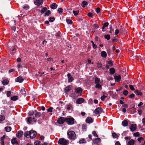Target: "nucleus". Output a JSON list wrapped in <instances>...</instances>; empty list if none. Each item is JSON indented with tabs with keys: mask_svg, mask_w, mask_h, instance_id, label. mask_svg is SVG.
Listing matches in <instances>:
<instances>
[{
	"mask_svg": "<svg viewBox=\"0 0 145 145\" xmlns=\"http://www.w3.org/2000/svg\"><path fill=\"white\" fill-rule=\"evenodd\" d=\"M67 135L68 138L70 140H74L76 138V135L75 133L72 131H68Z\"/></svg>",
	"mask_w": 145,
	"mask_h": 145,
	"instance_id": "nucleus-1",
	"label": "nucleus"
},
{
	"mask_svg": "<svg viewBox=\"0 0 145 145\" xmlns=\"http://www.w3.org/2000/svg\"><path fill=\"white\" fill-rule=\"evenodd\" d=\"M58 143L60 145H68L69 144V141L64 138H62L59 139Z\"/></svg>",
	"mask_w": 145,
	"mask_h": 145,
	"instance_id": "nucleus-2",
	"label": "nucleus"
},
{
	"mask_svg": "<svg viewBox=\"0 0 145 145\" xmlns=\"http://www.w3.org/2000/svg\"><path fill=\"white\" fill-rule=\"evenodd\" d=\"M75 120L72 117L66 118V122L69 125H71L74 123Z\"/></svg>",
	"mask_w": 145,
	"mask_h": 145,
	"instance_id": "nucleus-3",
	"label": "nucleus"
},
{
	"mask_svg": "<svg viewBox=\"0 0 145 145\" xmlns=\"http://www.w3.org/2000/svg\"><path fill=\"white\" fill-rule=\"evenodd\" d=\"M66 121V118L64 117H61L59 118L57 120V122L59 124H63Z\"/></svg>",
	"mask_w": 145,
	"mask_h": 145,
	"instance_id": "nucleus-4",
	"label": "nucleus"
},
{
	"mask_svg": "<svg viewBox=\"0 0 145 145\" xmlns=\"http://www.w3.org/2000/svg\"><path fill=\"white\" fill-rule=\"evenodd\" d=\"M103 111V110L101 107H98L95 110L94 112L96 114H101Z\"/></svg>",
	"mask_w": 145,
	"mask_h": 145,
	"instance_id": "nucleus-5",
	"label": "nucleus"
},
{
	"mask_svg": "<svg viewBox=\"0 0 145 145\" xmlns=\"http://www.w3.org/2000/svg\"><path fill=\"white\" fill-rule=\"evenodd\" d=\"M31 133L30 134V137L31 139H33L35 138L37 135V132L34 130H31Z\"/></svg>",
	"mask_w": 145,
	"mask_h": 145,
	"instance_id": "nucleus-6",
	"label": "nucleus"
},
{
	"mask_svg": "<svg viewBox=\"0 0 145 145\" xmlns=\"http://www.w3.org/2000/svg\"><path fill=\"white\" fill-rule=\"evenodd\" d=\"M82 89L80 87H78L75 89V92L76 93L80 94V96L82 94Z\"/></svg>",
	"mask_w": 145,
	"mask_h": 145,
	"instance_id": "nucleus-7",
	"label": "nucleus"
},
{
	"mask_svg": "<svg viewBox=\"0 0 145 145\" xmlns=\"http://www.w3.org/2000/svg\"><path fill=\"white\" fill-rule=\"evenodd\" d=\"M35 4L37 6H40L43 3L42 0H36L34 1Z\"/></svg>",
	"mask_w": 145,
	"mask_h": 145,
	"instance_id": "nucleus-8",
	"label": "nucleus"
},
{
	"mask_svg": "<svg viewBox=\"0 0 145 145\" xmlns=\"http://www.w3.org/2000/svg\"><path fill=\"white\" fill-rule=\"evenodd\" d=\"M137 125L136 124L134 123L131 125L130 129L132 131H135L137 129Z\"/></svg>",
	"mask_w": 145,
	"mask_h": 145,
	"instance_id": "nucleus-9",
	"label": "nucleus"
},
{
	"mask_svg": "<svg viewBox=\"0 0 145 145\" xmlns=\"http://www.w3.org/2000/svg\"><path fill=\"white\" fill-rule=\"evenodd\" d=\"M84 100V99L83 98H79L77 99L76 103L77 104H80L83 103Z\"/></svg>",
	"mask_w": 145,
	"mask_h": 145,
	"instance_id": "nucleus-10",
	"label": "nucleus"
},
{
	"mask_svg": "<svg viewBox=\"0 0 145 145\" xmlns=\"http://www.w3.org/2000/svg\"><path fill=\"white\" fill-rule=\"evenodd\" d=\"M86 123H90L93 122V120L92 118L91 117H88L86 118Z\"/></svg>",
	"mask_w": 145,
	"mask_h": 145,
	"instance_id": "nucleus-11",
	"label": "nucleus"
},
{
	"mask_svg": "<svg viewBox=\"0 0 145 145\" xmlns=\"http://www.w3.org/2000/svg\"><path fill=\"white\" fill-rule=\"evenodd\" d=\"M67 76L69 82H72L74 80L73 78L71 76V74L70 73H69L67 74Z\"/></svg>",
	"mask_w": 145,
	"mask_h": 145,
	"instance_id": "nucleus-12",
	"label": "nucleus"
},
{
	"mask_svg": "<svg viewBox=\"0 0 145 145\" xmlns=\"http://www.w3.org/2000/svg\"><path fill=\"white\" fill-rule=\"evenodd\" d=\"M24 80V79L21 76H20L17 77L16 79L15 80V81L16 82H18L19 83H22Z\"/></svg>",
	"mask_w": 145,
	"mask_h": 145,
	"instance_id": "nucleus-13",
	"label": "nucleus"
},
{
	"mask_svg": "<svg viewBox=\"0 0 145 145\" xmlns=\"http://www.w3.org/2000/svg\"><path fill=\"white\" fill-rule=\"evenodd\" d=\"M31 133V131H26L24 134V136L27 138H29L30 137Z\"/></svg>",
	"mask_w": 145,
	"mask_h": 145,
	"instance_id": "nucleus-14",
	"label": "nucleus"
},
{
	"mask_svg": "<svg viewBox=\"0 0 145 145\" xmlns=\"http://www.w3.org/2000/svg\"><path fill=\"white\" fill-rule=\"evenodd\" d=\"M23 132L22 131H18V132L16 134V136L18 138L21 137L23 134Z\"/></svg>",
	"mask_w": 145,
	"mask_h": 145,
	"instance_id": "nucleus-15",
	"label": "nucleus"
},
{
	"mask_svg": "<svg viewBox=\"0 0 145 145\" xmlns=\"http://www.w3.org/2000/svg\"><path fill=\"white\" fill-rule=\"evenodd\" d=\"M71 88L69 86H68L65 87L64 89V91L65 93L67 94L68 93L69 91L71 90Z\"/></svg>",
	"mask_w": 145,
	"mask_h": 145,
	"instance_id": "nucleus-16",
	"label": "nucleus"
},
{
	"mask_svg": "<svg viewBox=\"0 0 145 145\" xmlns=\"http://www.w3.org/2000/svg\"><path fill=\"white\" fill-rule=\"evenodd\" d=\"M121 77L120 75L115 76H114V79L116 81L120 82L121 80Z\"/></svg>",
	"mask_w": 145,
	"mask_h": 145,
	"instance_id": "nucleus-17",
	"label": "nucleus"
},
{
	"mask_svg": "<svg viewBox=\"0 0 145 145\" xmlns=\"http://www.w3.org/2000/svg\"><path fill=\"white\" fill-rule=\"evenodd\" d=\"M67 109L68 110H71V112L73 111V107L71 105V103H69L67 105H66Z\"/></svg>",
	"mask_w": 145,
	"mask_h": 145,
	"instance_id": "nucleus-18",
	"label": "nucleus"
},
{
	"mask_svg": "<svg viewBox=\"0 0 145 145\" xmlns=\"http://www.w3.org/2000/svg\"><path fill=\"white\" fill-rule=\"evenodd\" d=\"M16 138H15L11 140V142L12 144L14 145L16 144H18V142L16 140Z\"/></svg>",
	"mask_w": 145,
	"mask_h": 145,
	"instance_id": "nucleus-19",
	"label": "nucleus"
},
{
	"mask_svg": "<svg viewBox=\"0 0 145 145\" xmlns=\"http://www.w3.org/2000/svg\"><path fill=\"white\" fill-rule=\"evenodd\" d=\"M135 93L137 95L142 96V93L140 91L136 90L134 91Z\"/></svg>",
	"mask_w": 145,
	"mask_h": 145,
	"instance_id": "nucleus-20",
	"label": "nucleus"
},
{
	"mask_svg": "<svg viewBox=\"0 0 145 145\" xmlns=\"http://www.w3.org/2000/svg\"><path fill=\"white\" fill-rule=\"evenodd\" d=\"M101 139L100 138H95L93 141V142L94 144H98L101 142Z\"/></svg>",
	"mask_w": 145,
	"mask_h": 145,
	"instance_id": "nucleus-21",
	"label": "nucleus"
},
{
	"mask_svg": "<svg viewBox=\"0 0 145 145\" xmlns=\"http://www.w3.org/2000/svg\"><path fill=\"white\" fill-rule=\"evenodd\" d=\"M121 124L124 127L127 126L128 125V122L126 120H124L122 121Z\"/></svg>",
	"mask_w": 145,
	"mask_h": 145,
	"instance_id": "nucleus-22",
	"label": "nucleus"
},
{
	"mask_svg": "<svg viewBox=\"0 0 145 145\" xmlns=\"http://www.w3.org/2000/svg\"><path fill=\"white\" fill-rule=\"evenodd\" d=\"M57 5L55 3H53L50 5L51 8L53 9H54L56 8L57 7Z\"/></svg>",
	"mask_w": 145,
	"mask_h": 145,
	"instance_id": "nucleus-23",
	"label": "nucleus"
},
{
	"mask_svg": "<svg viewBox=\"0 0 145 145\" xmlns=\"http://www.w3.org/2000/svg\"><path fill=\"white\" fill-rule=\"evenodd\" d=\"M101 54V56L104 58H106L107 56L106 53L105 51H102Z\"/></svg>",
	"mask_w": 145,
	"mask_h": 145,
	"instance_id": "nucleus-24",
	"label": "nucleus"
},
{
	"mask_svg": "<svg viewBox=\"0 0 145 145\" xmlns=\"http://www.w3.org/2000/svg\"><path fill=\"white\" fill-rule=\"evenodd\" d=\"M109 71L110 74H113L115 72V70L113 68H110L109 69Z\"/></svg>",
	"mask_w": 145,
	"mask_h": 145,
	"instance_id": "nucleus-25",
	"label": "nucleus"
},
{
	"mask_svg": "<svg viewBox=\"0 0 145 145\" xmlns=\"http://www.w3.org/2000/svg\"><path fill=\"white\" fill-rule=\"evenodd\" d=\"M135 141L133 139L130 140L127 143V145H134Z\"/></svg>",
	"mask_w": 145,
	"mask_h": 145,
	"instance_id": "nucleus-26",
	"label": "nucleus"
},
{
	"mask_svg": "<svg viewBox=\"0 0 145 145\" xmlns=\"http://www.w3.org/2000/svg\"><path fill=\"white\" fill-rule=\"evenodd\" d=\"M35 115L37 118H39L41 117L42 114L40 112H37L35 114Z\"/></svg>",
	"mask_w": 145,
	"mask_h": 145,
	"instance_id": "nucleus-27",
	"label": "nucleus"
},
{
	"mask_svg": "<svg viewBox=\"0 0 145 145\" xmlns=\"http://www.w3.org/2000/svg\"><path fill=\"white\" fill-rule=\"evenodd\" d=\"M5 129V131L7 132H9L12 129L11 127L10 126L6 127Z\"/></svg>",
	"mask_w": 145,
	"mask_h": 145,
	"instance_id": "nucleus-28",
	"label": "nucleus"
},
{
	"mask_svg": "<svg viewBox=\"0 0 145 145\" xmlns=\"http://www.w3.org/2000/svg\"><path fill=\"white\" fill-rule=\"evenodd\" d=\"M9 81L8 80L5 79L2 81V84L4 85H7Z\"/></svg>",
	"mask_w": 145,
	"mask_h": 145,
	"instance_id": "nucleus-29",
	"label": "nucleus"
},
{
	"mask_svg": "<svg viewBox=\"0 0 145 145\" xmlns=\"http://www.w3.org/2000/svg\"><path fill=\"white\" fill-rule=\"evenodd\" d=\"M47 8L46 7H44L42 8V9L40 10V13L41 14H43L44 12L47 11Z\"/></svg>",
	"mask_w": 145,
	"mask_h": 145,
	"instance_id": "nucleus-30",
	"label": "nucleus"
},
{
	"mask_svg": "<svg viewBox=\"0 0 145 145\" xmlns=\"http://www.w3.org/2000/svg\"><path fill=\"white\" fill-rule=\"evenodd\" d=\"M10 99L11 100L15 101L18 99V97L16 96H13L11 97Z\"/></svg>",
	"mask_w": 145,
	"mask_h": 145,
	"instance_id": "nucleus-31",
	"label": "nucleus"
},
{
	"mask_svg": "<svg viewBox=\"0 0 145 145\" xmlns=\"http://www.w3.org/2000/svg\"><path fill=\"white\" fill-rule=\"evenodd\" d=\"M46 12L45 13L44 16H48L51 13V11L50 10H47L46 11Z\"/></svg>",
	"mask_w": 145,
	"mask_h": 145,
	"instance_id": "nucleus-32",
	"label": "nucleus"
},
{
	"mask_svg": "<svg viewBox=\"0 0 145 145\" xmlns=\"http://www.w3.org/2000/svg\"><path fill=\"white\" fill-rule=\"evenodd\" d=\"M82 129L84 131H86V124H83L82 126Z\"/></svg>",
	"mask_w": 145,
	"mask_h": 145,
	"instance_id": "nucleus-33",
	"label": "nucleus"
},
{
	"mask_svg": "<svg viewBox=\"0 0 145 145\" xmlns=\"http://www.w3.org/2000/svg\"><path fill=\"white\" fill-rule=\"evenodd\" d=\"M104 37L107 40H109L110 38V35L109 34L105 35H104Z\"/></svg>",
	"mask_w": 145,
	"mask_h": 145,
	"instance_id": "nucleus-34",
	"label": "nucleus"
},
{
	"mask_svg": "<svg viewBox=\"0 0 145 145\" xmlns=\"http://www.w3.org/2000/svg\"><path fill=\"white\" fill-rule=\"evenodd\" d=\"M95 83L96 84L99 83L100 81V78L97 77L95 78Z\"/></svg>",
	"mask_w": 145,
	"mask_h": 145,
	"instance_id": "nucleus-35",
	"label": "nucleus"
},
{
	"mask_svg": "<svg viewBox=\"0 0 145 145\" xmlns=\"http://www.w3.org/2000/svg\"><path fill=\"white\" fill-rule=\"evenodd\" d=\"M35 145H41L42 143L39 140H37V141L34 142Z\"/></svg>",
	"mask_w": 145,
	"mask_h": 145,
	"instance_id": "nucleus-36",
	"label": "nucleus"
},
{
	"mask_svg": "<svg viewBox=\"0 0 145 145\" xmlns=\"http://www.w3.org/2000/svg\"><path fill=\"white\" fill-rule=\"evenodd\" d=\"M83 5L82 6V7H85V6L87 5L88 4V2L86 1H84L82 2Z\"/></svg>",
	"mask_w": 145,
	"mask_h": 145,
	"instance_id": "nucleus-37",
	"label": "nucleus"
},
{
	"mask_svg": "<svg viewBox=\"0 0 145 145\" xmlns=\"http://www.w3.org/2000/svg\"><path fill=\"white\" fill-rule=\"evenodd\" d=\"M49 21L51 22H52L55 20V18L54 17H50L49 18Z\"/></svg>",
	"mask_w": 145,
	"mask_h": 145,
	"instance_id": "nucleus-38",
	"label": "nucleus"
},
{
	"mask_svg": "<svg viewBox=\"0 0 145 145\" xmlns=\"http://www.w3.org/2000/svg\"><path fill=\"white\" fill-rule=\"evenodd\" d=\"M128 131H124L121 134L122 136L124 137L128 133Z\"/></svg>",
	"mask_w": 145,
	"mask_h": 145,
	"instance_id": "nucleus-39",
	"label": "nucleus"
},
{
	"mask_svg": "<svg viewBox=\"0 0 145 145\" xmlns=\"http://www.w3.org/2000/svg\"><path fill=\"white\" fill-rule=\"evenodd\" d=\"M63 9L61 8H59L57 10V12H58V13L59 14H61V13L63 12Z\"/></svg>",
	"mask_w": 145,
	"mask_h": 145,
	"instance_id": "nucleus-40",
	"label": "nucleus"
},
{
	"mask_svg": "<svg viewBox=\"0 0 145 145\" xmlns=\"http://www.w3.org/2000/svg\"><path fill=\"white\" fill-rule=\"evenodd\" d=\"M112 136L114 138H117L118 137V135L114 132L112 133Z\"/></svg>",
	"mask_w": 145,
	"mask_h": 145,
	"instance_id": "nucleus-41",
	"label": "nucleus"
},
{
	"mask_svg": "<svg viewBox=\"0 0 145 145\" xmlns=\"http://www.w3.org/2000/svg\"><path fill=\"white\" fill-rule=\"evenodd\" d=\"M23 8L26 10H28L29 8V7L28 5H25L23 6Z\"/></svg>",
	"mask_w": 145,
	"mask_h": 145,
	"instance_id": "nucleus-42",
	"label": "nucleus"
},
{
	"mask_svg": "<svg viewBox=\"0 0 145 145\" xmlns=\"http://www.w3.org/2000/svg\"><path fill=\"white\" fill-rule=\"evenodd\" d=\"M20 92L23 95L25 94L26 91H25V89H22L20 90Z\"/></svg>",
	"mask_w": 145,
	"mask_h": 145,
	"instance_id": "nucleus-43",
	"label": "nucleus"
},
{
	"mask_svg": "<svg viewBox=\"0 0 145 145\" xmlns=\"http://www.w3.org/2000/svg\"><path fill=\"white\" fill-rule=\"evenodd\" d=\"M72 12L74 16H76L78 14V13L79 12V11L78 10H77V11H75L73 10Z\"/></svg>",
	"mask_w": 145,
	"mask_h": 145,
	"instance_id": "nucleus-44",
	"label": "nucleus"
},
{
	"mask_svg": "<svg viewBox=\"0 0 145 145\" xmlns=\"http://www.w3.org/2000/svg\"><path fill=\"white\" fill-rule=\"evenodd\" d=\"M5 119V116L3 115H0V121H3Z\"/></svg>",
	"mask_w": 145,
	"mask_h": 145,
	"instance_id": "nucleus-45",
	"label": "nucleus"
},
{
	"mask_svg": "<svg viewBox=\"0 0 145 145\" xmlns=\"http://www.w3.org/2000/svg\"><path fill=\"white\" fill-rule=\"evenodd\" d=\"M144 140V138L142 137H139L137 139V140L139 141L140 143L141 142V141H143Z\"/></svg>",
	"mask_w": 145,
	"mask_h": 145,
	"instance_id": "nucleus-46",
	"label": "nucleus"
},
{
	"mask_svg": "<svg viewBox=\"0 0 145 145\" xmlns=\"http://www.w3.org/2000/svg\"><path fill=\"white\" fill-rule=\"evenodd\" d=\"M66 22L68 24H72V21L69 19H66Z\"/></svg>",
	"mask_w": 145,
	"mask_h": 145,
	"instance_id": "nucleus-47",
	"label": "nucleus"
},
{
	"mask_svg": "<svg viewBox=\"0 0 145 145\" xmlns=\"http://www.w3.org/2000/svg\"><path fill=\"white\" fill-rule=\"evenodd\" d=\"M112 42H119V40L118 39L115 38L114 37L113 39H112Z\"/></svg>",
	"mask_w": 145,
	"mask_h": 145,
	"instance_id": "nucleus-48",
	"label": "nucleus"
},
{
	"mask_svg": "<svg viewBox=\"0 0 145 145\" xmlns=\"http://www.w3.org/2000/svg\"><path fill=\"white\" fill-rule=\"evenodd\" d=\"M29 114L30 116H32L34 114V111L33 110H31L29 112Z\"/></svg>",
	"mask_w": 145,
	"mask_h": 145,
	"instance_id": "nucleus-49",
	"label": "nucleus"
},
{
	"mask_svg": "<svg viewBox=\"0 0 145 145\" xmlns=\"http://www.w3.org/2000/svg\"><path fill=\"white\" fill-rule=\"evenodd\" d=\"M135 96V95L133 93H132L130 95H129V97L130 98H134Z\"/></svg>",
	"mask_w": 145,
	"mask_h": 145,
	"instance_id": "nucleus-50",
	"label": "nucleus"
},
{
	"mask_svg": "<svg viewBox=\"0 0 145 145\" xmlns=\"http://www.w3.org/2000/svg\"><path fill=\"white\" fill-rule=\"evenodd\" d=\"M133 135L135 137H139L140 136V134L138 132H137L134 133Z\"/></svg>",
	"mask_w": 145,
	"mask_h": 145,
	"instance_id": "nucleus-51",
	"label": "nucleus"
},
{
	"mask_svg": "<svg viewBox=\"0 0 145 145\" xmlns=\"http://www.w3.org/2000/svg\"><path fill=\"white\" fill-rule=\"evenodd\" d=\"M107 97V96H106L104 94L101 97V99L102 101H104L105 100V98Z\"/></svg>",
	"mask_w": 145,
	"mask_h": 145,
	"instance_id": "nucleus-52",
	"label": "nucleus"
},
{
	"mask_svg": "<svg viewBox=\"0 0 145 145\" xmlns=\"http://www.w3.org/2000/svg\"><path fill=\"white\" fill-rule=\"evenodd\" d=\"M97 67L99 68H101L102 67L103 65L101 63H97Z\"/></svg>",
	"mask_w": 145,
	"mask_h": 145,
	"instance_id": "nucleus-53",
	"label": "nucleus"
},
{
	"mask_svg": "<svg viewBox=\"0 0 145 145\" xmlns=\"http://www.w3.org/2000/svg\"><path fill=\"white\" fill-rule=\"evenodd\" d=\"M32 120V118L29 117L27 119V121L29 123H31Z\"/></svg>",
	"mask_w": 145,
	"mask_h": 145,
	"instance_id": "nucleus-54",
	"label": "nucleus"
},
{
	"mask_svg": "<svg viewBox=\"0 0 145 145\" xmlns=\"http://www.w3.org/2000/svg\"><path fill=\"white\" fill-rule=\"evenodd\" d=\"M96 88H101V85L99 83L97 84L95 86Z\"/></svg>",
	"mask_w": 145,
	"mask_h": 145,
	"instance_id": "nucleus-55",
	"label": "nucleus"
},
{
	"mask_svg": "<svg viewBox=\"0 0 145 145\" xmlns=\"http://www.w3.org/2000/svg\"><path fill=\"white\" fill-rule=\"evenodd\" d=\"M110 33H112V31L114 32V29L112 28V25H110Z\"/></svg>",
	"mask_w": 145,
	"mask_h": 145,
	"instance_id": "nucleus-56",
	"label": "nucleus"
},
{
	"mask_svg": "<svg viewBox=\"0 0 145 145\" xmlns=\"http://www.w3.org/2000/svg\"><path fill=\"white\" fill-rule=\"evenodd\" d=\"M11 91H7V97H9L11 95Z\"/></svg>",
	"mask_w": 145,
	"mask_h": 145,
	"instance_id": "nucleus-57",
	"label": "nucleus"
},
{
	"mask_svg": "<svg viewBox=\"0 0 145 145\" xmlns=\"http://www.w3.org/2000/svg\"><path fill=\"white\" fill-rule=\"evenodd\" d=\"M92 134L93 135L96 137H98V135L97 134L96 132L95 131H93L92 132Z\"/></svg>",
	"mask_w": 145,
	"mask_h": 145,
	"instance_id": "nucleus-58",
	"label": "nucleus"
},
{
	"mask_svg": "<svg viewBox=\"0 0 145 145\" xmlns=\"http://www.w3.org/2000/svg\"><path fill=\"white\" fill-rule=\"evenodd\" d=\"M113 62H114L112 60H109L108 61V64L110 65L111 66H112L113 65Z\"/></svg>",
	"mask_w": 145,
	"mask_h": 145,
	"instance_id": "nucleus-59",
	"label": "nucleus"
},
{
	"mask_svg": "<svg viewBox=\"0 0 145 145\" xmlns=\"http://www.w3.org/2000/svg\"><path fill=\"white\" fill-rule=\"evenodd\" d=\"M86 141L84 139H81L79 141V143H86Z\"/></svg>",
	"mask_w": 145,
	"mask_h": 145,
	"instance_id": "nucleus-60",
	"label": "nucleus"
},
{
	"mask_svg": "<svg viewBox=\"0 0 145 145\" xmlns=\"http://www.w3.org/2000/svg\"><path fill=\"white\" fill-rule=\"evenodd\" d=\"M101 11V9L99 7H97L96 8V12L97 13H98Z\"/></svg>",
	"mask_w": 145,
	"mask_h": 145,
	"instance_id": "nucleus-61",
	"label": "nucleus"
},
{
	"mask_svg": "<svg viewBox=\"0 0 145 145\" xmlns=\"http://www.w3.org/2000/svg\"><path fill=\"white\" fill-rule=\"evenodd\" d=\"M53 109L52 107H50L47 110V111L48 112H52V110Z\"/></svg>",
	"mask_w": 145,
	"mask_h": 145,
	"instance_id": "nucleus-62",
	"label": "nucleus"
},
{
	"mask_svg": "<svg viewBox=\"0 0 145 145\" xmlns=\"http://www.w3.org/2000/svg\"><path fill=\"white\" fill-rule=\"evenodd\" d=\"M128 93V92L127 90H125L123 92V93L125 96L127 95Z\"/></svg>",
	"mask_w": 145,
	"mask_h": 145,
	"instance_id": "nucleus-63",
	"label": "nucleus"
},
{
	"mask_svg": "<svg viewBox=\"0 0 145 145\" xmlns=\"http://www.w3.org/2000/svg\"><path fill=\"white\" fill-rule=\"evenodd\" d=\"M60 32L59 31H58L56 33L55 36L57 37H59L60 36Z\"/></svg>",
	"mask_w": 145,
	"mask_h": 145,
	"instance_id": "nucleus-64",
	"label": "nucleus"
}]
</instances>
